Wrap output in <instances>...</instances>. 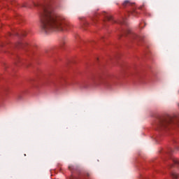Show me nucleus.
<instances>
[{
	"instance_id": "obj_10",
	"label": "nucleus",
	"mask_w": 179,
	"mask_h": 179,
	"mask_svg": "<svg viewBox=\"0 0 179 179\" xmlns=\"http://www.w3.org/2000/svg\"><path fill=\"white\" fill-rule=\"evenodd\" d=\"M119 23L120 24H127V23L125 22V20H123L122 21H120Z\"/></svg>"
},
{
	"instance_id": "obj_9",
	"label": "nucleus",
	"mask_w": 179,
	"mask_h": 179,
	"mask_svg": "<svg viewBox=\"0 0 179 179\" xmlns=\"http://www.w3.org/2000/svg\"><path fill=\"white\" fill-rule=\"evenodd\" d=\"M171 176L172 178H176V179L178 178V174L176 172H171Z\"/></svg>"
},
{
	"instance_id": "obj_3",
	"label": "nucleus",
	"mask_w": 179,
	"mask_h": 179,
	"mask_svg": "<svg viewBox=\"0 0 179 179\" xmlns=\"http://www.w3.org/2000/svg\"><path fill=\"white\" fill-rule=\"evenodd\" d=\"M122 36H126V37H129L130 40H142V36L136 35V34H135L131 29L122 31V34L120 35V37H122Z\"/></svg>"
},
{
	"instance_id": "obj_8",
	"label": "nucleus",
	"mask_w": 179,
	"mask_h": 179,
	"mask_svg": "<svg viewBox=\"0 0 179 179\" xmlns=\"http://www.w3.org/2000/svg\"><path fill=\"white\" fill-rule=\"evenodd\" d=\"M173 165L175 166V167H179V159H173ZM173 165H171V167H174Z\"/></svg>"
},
{
	"instance_id": "obj_1",
	"label": "nucleus",
	"mask_w": 179,
	"mask_h": 179,
	"mask_svg": "<svg viewBox=\"0 0 179 179\" xmlns=\"http://www.w3.org/2000/svg\"><path fill=\"white\" fill-rule=\"evenodd\" d=\"M38 7L42 33L48 34L52 31H68L69 30V24L66 20L55 13L51 3L39 4Z\"/></svg>"
},
{
	"instance_id": "obj_11",
	"label": "nucleus",
	"mask_w": 179,
	"mask_h": 179,
	"mask_svg": "<svg viewBox=\"0 0 179 179\" xmlns=\"http://www.w3.org/2000/svg\"><path fill=\"white\" fill-rule=\"evenodd\" d=\"M26 34H27V33H26V31H22L21 32V36H22L23 37H24V36H26Z\"/></svg>"
},
{
	"instance_id": "obj_16",
	"label": "nucleus",
	"mask_w": 179,
	"mask_h": 179,
	"mask_svg": "<svg viewBox=\"0 0 179 179\" xmlns=\"http://www.w3.org/2000/svg\"><path fill=\"white\" fill-rule=\"evenodd\" d=\"M96 16H99V14H97Z\"/></svg>"
},
{
	"instance_id": "obj_2",
	"label": "nucleus",
	"mask_w": 179,
	"mask_h": 179,
	"mask_svg": "<svg viewBox=\"0 0 179 179\" xmlns=\"http://www.w3.org/2000/svg\"><path fill=\"white\" fill-rule=\"evenodd\" d=\"M179 117L175 116L171 117L170 116L167 117L161 118L157 120L155 127V129L157 131H163L164 129H167L170 125H173V124H178Z\"/></svg>"
},
{
	"instance_id": "obj_6",
	"label": "nucleus",
	"mask_w": 179,
	"mask_h": 179,
	"mask_svg": "<svg viewBox=\"0 0 179 179\" xmlns=\"http://www.w3.org/2000/svg\"><path fill=\"white\" fill-rule=\"evenodd\" d=\"M66 43H68V39H66V38H62L59 41V48H60V50H64L65 48Z\"/></svg>"
},
{
	"instance_id": "obj_15",
	"label": "nucleus",
	"mask_w": 179,
	"mask_h": 179,
	"mask_svg": "<svg viewBox=\"0 0 179 179\" xmlns=\"http://www.w3.org/2000/svg\"><path fill=\"white\" fill-rule=\"evenodd\" d=\"M20 47H23V44L20 43Z\"/></svg>"
},
{
	"instance_id": "obj_13",
	"label": "nucleus",
	"mask_w": 179,
	"mask_h": 179,
	"mask_svg": "<svg viewBox=\"0 0 179 179\" xmlns=\"http://www.w3.org/2000/svg\"><path fill=\"white\" fill-rule=\"evenodd\" d=\"M73 168V166L72 165H70V166H69V170H72Z\"/></svg>"
},
{
	"instance_id": "obj_4",
	"label": "nucleus",
	"mask_w": 179,
	"mask_h": 179,
	"mask_svg": "<svg viewBox=\"0 0 179 179\" xmlns=\"http://www.w3.org/2000/svg\"><path fill=\"white\" fill-rule=\"evenodd\" d=\"M101 16L103 17V22H112V23H114V20L113 19V17L107 15V13H102V15Z\"/></svg>"
},
{
	"instance_id": "obj_14",
	"label": "nucleus",
	"mask_w": 179,
	"mask_h": 179,
	"mask_svg": "<svg viewBox=\"0 0 179 179\" xmlns=\"http://www.w3.org/2000/svg\"><path fill=\"white\" fill-rule=\"evenodd\" d=\"M87 24V22H84V26H86Z\"/></svg>"
},
{
	"instance_id": "obj_12",
	"label": "nucleus",
	"mask_w": 179,
	"mask_h": 179,
	"mask_svg": "<svg viewBox=\"0 0 179 179\" xmlns=\"http://www.w3.org/2000/svg\"><path fill=\"white\" fill-rule=\"evenodd\" d=\"M130 13H131V15H134V16H135V13H136V12L135 11V10H133L131 12H130Z\"/></svg>"
},
{
	"instance_id": "obj_5",
	"label": "nucleus",
	"mask_w": 179,
	"mask_h": 179,
	"mask_svg": "<svg viewBox=\"0 0 179 179\" xmlns=\"http://www.w3.org/2000/svg\"><path fill=\"white\" fill-rule=\"evenodd\" d=\"M113 83V76H110L103 81V84L104 86L108 87V86H111V83Z\"/></svg>"
},
{
	"instance_id": "obj_7",
	"label": "nucleus",
	"mask_w": 179,
	"mask_h": 179,
	"mask_svg": "<svg viewBox=\"0 0 179 179\" xmlns=\"http://www.w3.org/2000/svg\"><path fill=\"white\" fill-rule=\"evenodd\" d=\"M134 5H135V3L131 2V1L129 0H125L122 3L123 8H128V6H134Z\"/></svg>"
}]
</instances>
